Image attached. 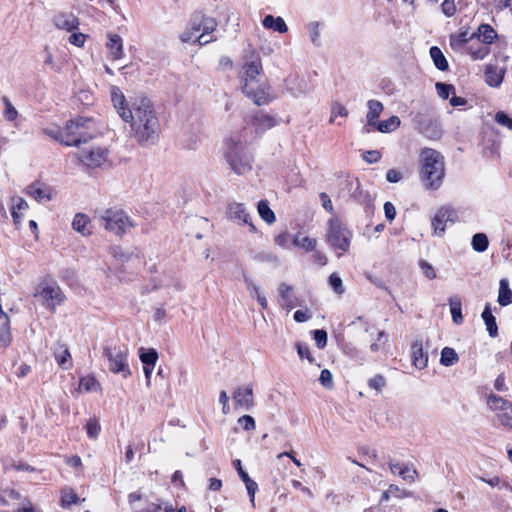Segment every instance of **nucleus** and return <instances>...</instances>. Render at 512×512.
Masks as SVG:
<instances>
[{
	"label": "nucleus",
	"instance_id": "obj_1",
	"mask_svg": "<svg viewBox=\"0 0 512 512\" xmlns=\"http://www.w3.org/2000/svg\"><path fill=\"white\" fill-rule=\"evenodd\" d=\"M130 122L131 134L141 146L153 145L159 139V118L151 101L144 95H135L130 112H123Z\"/></svg>",
	"mask_w": 512,
	"mask_h": 512
},
{
	"label": "nucleus",
	"instance_id": "obj_2",
	"mask_svg": "<svg viewBox=\"0 0 512 512\" xmlns=\"http://www.w3.org/2000/svg\"><path fill=\"white\" fill-rule=\"evenodd\" d=\"M261 71L262 64L258 57L246 62L243 66L242 91L258 106L269 101L266 85L260 83L258 79Z\"/></svg>",
	"mask_w": 512,
	"mask_h": 512
},
{
	"label": "nucleus",
	"instance_id": "obj_3",
	"mask_svg": "<svg viewBox=\"0 0 512 512\" xmlns=\"http://www.w3.org/2000/svg\"><path fill=\"white\" fill-rule=\"evenodd\" d=\"M224 146V157L234 173L243 175L252 169V156L246 150L242 134L230 135L225 139Z\"/></svg>",
	"mask_w": 512,
	"mask_h": 512
},
{
	"label": "nucleus",
	"instance_id": "obj_4",
	"mask_svg": "<svg viewBox=\"0 0 512 512\" xmlns=\"http://www.w3.org/2000/svg\"><path fill=\"white\" fill-rule=\"evenodd\" d=\"M100 134L94 119L78 116L66 122L67 141H65V146L81 149L82 145L88 144Z\"/></svg>",
	"mask_w": 512,
	"mask_h": 512
},
{
	"label": "nucleus",
	"instance_id": "obj_5",
	"mask_svg": "<svg viewBox=\"0 0 512 512\" xmlns=\"http://www.w3.org/2000/svg\"><path fill=\"white\" fill-rule=\"evenodd\" d=\"M421 179L428 189L440 188L444 175V157L436 150L424 149L420 153Z\"/></svg>",
	"mask_w": 512,
	"mask_h": 512
},
{
	"label": "nucleus",
	"instance_id": "obj_6",
	"mask_svg": "<svg viewBox=\"0 0 512 512\" xmlns=\"http://www.w3.org/2000/svg\"><path fill=\"white\" fill-rule=\"evenodd\" d=\"M352 236L351 230L346 228L338 217L329 219L326 240L333 249L341 252L338 256L349 251Z\"/></svg>",
	"mask_w": 512,
	"mask_h": 512
},
{
	"label": "nucleus",
	"instance_id": "obj_7",
	"mask_svg": "<svg viewBox=\"0 0 512 512\" xmlns=\"http://www.w3.org/2000/svg\"><path fill=\"white\" fill-rule=\"evenodd\" d=\"M128 355V348L124 345L105 346L103 348V356L108 360L109 371L122 375L124 379L131 375Z\"/></svg>",
	"mask_w": 512,
	"mask_h": 512
},
{
	"label": "nucleus",
	"instance_id": "obj_8",
	"mask_svg": "<svg viewBox=\"0 0 512 512\" xmlns=\"http://www.w3.org/2000/svg\"><path fill=\"white\" fill-rule=\"evenodd\" d=\"M34 297L39 298L43 306L52 310L65 299L60 286L53 280L40 281L35 288Z\"/></svg>",
	"mask_w": 512,
	"mask_h": 512
},
{
	"label": "nucleus",
	"instance_id": "obj_9",
	"mask_svg": "<svg viewBox=\"0 0 512 512\" xmlns=\"http://www.w3.org/2000/svg\"><path fill=\"white\" fill-rule=\"evenodd\" d=\"M98 220L106 231H111L118 236L123 235L133 226L129 217L121 210L106 209L98 216Z\"/></svg>",
	"mask_w": 512,
	"mask_h": 512
},
{
	"label": "nucleus",
	"instance_id": "obj_10",
	"mask_svg": "<svg viewBox=\"0 0 512 512\" xmlns=\"http://www.w3.org/2000/svg\"><path fill=\"white\" fill-rule=\"evenodd\" d=\"M227 218L239 225H246L251 232H256V228L252 223V218L246 206L240 202H231L226 210Z\"/></svg>",
	"mask_w": 512,
	"mask_h": 512
},
{
	"label": "nucleus",
	"instance_id": "obj_11",
	"mask_svg": "<svg viewBox=\"0 0 512 512\" xmlns=\"http://www.w3.org/2000/svg\"><path fill=\"white\" fill-rule=\"evenodd\" d=\"M107 149L104 147H92L90 149H80L76 154L80 163L89 168H97L101 166L107 159Z\"/></svg>",
	"mask_w": 512,
	"mask_h": 512
},
{
	"label": "nucleus",
	"instance_id": "obj_12",
	"mask_svg": "<svg viewBox=\"0 0 512 512\" xmlns=\"http://www.w3.org/2000/svg\"><path fill=\"white\" fill-rule=\"evenodd\" d=\"M418 131L429 139L437 140L440 139L443 130L440 123L437 120H431V118H424L418 114L413 119Z\"/></svg>",
	"mask_w": 512,
	"mask_h": 512
},
{
	"label": "nucleus",
	"instance_id": "obj_13",
	"mask_svg": "<svg viewBox=\"0 0 512 512\" xmlns=\"http://www.w3.org/2000/svg\"><path fill=\"white\" fill-rule=\"evenodd\" d=\"M456 214L451 207H441L432 219V227L435 234L442 235L446 229V223H454Z\"/></svg>",
	"mask_w": 512,
	"mask_h": 512
},
{
	"label": "nucleus",
	"instance_id": "obj_14",
	"mask_svg": "<svg viewBox=\"0 0 512 512\" xmlns=\"http://www.w3.org/2000/svg\"><path fill=\"white\" fill-rule=\"evenodd\" d=\"M110 96L114 108L123 119V112H130L132 109V99L134 96L130 97L129 101H127L124 93L117 86H111Z\"/></svg>",
	"mask_w": 512,
	"mask_h": 512
},
{
	"label": "nucleus",
	"instance_id": "obj_15",
	"mask_svg": "<svg viewBox=\"0 0 512 512\" xmlns=\"http://www.w3.org/2000/svg\"><path fill=\"white\" fill-rule=\"evenodd\" d=\"M411 359L415 368L421 370L428 365V354L423 350L422 340H416L411 345Z\"/></svg>",
	"mask_w": 512,
	"mask_h": 512
},
{
	"label": "nucleus",
	"instance_id": "obj_16",
	"mask_svg": "<svg viewBox=\"0 0 512 512\" xmlns=\"http://www.w3.org/2000/svg\"><path fill=\"white\" fill-rule=\"evenodd\" d=\"M285 88L294 97H299L309 91L306 80L298 76H289L285 80Z\"/></svg>",
	"mask_w": 512,
	"mask_h": 512
},
{
	"label": "nucleus",
	"instance_id": "obj_17",
	"mask_svg": "<svg viewBox=\"0 0 512 512\" xmlns=\"http://www.w3.org/2000/svg\"><path fill=\"white\" fill-rule=\"evenodd\" d=\"M54 24L57 28L71 32L78 28L77 17L71 12H60L54 17Z\"/></svg>",
	"mask_w": 512,
	"mask_h": 512
},
{
	"label": "nucleus",
	"instance_id": "obj_18",
	"mask_svg": "<svg viewBox=\"0 0 512 512\" xmlns=\"http://www.w3.org/2000/svg\"><path fill=\"white\" fill-rule=\"evenodd\" d=\"M237 406L249 410L253 406V389L251 385L240 387L234 392Z\"/></svg>",
	"mask_w": 512,
	"mask_h": 512
},
{
	"label": "nucleus",
	"instance_id": "obj_19",
	"mask_svg": "<svg viewBox=\"0 0 512 512\" xmlns=\"http://www.w3.org/2000/svg\"><path fill=\"white\" fill-rule=\"evenodd\" d=\"M106 47L109 50V58L111 60H119L124 55L123 39L118 34H109Z\"/></svg>",
	"mask_w": 512,
	"mask_h": 512
},
{
	"label": "nucleus",
	"instance_id": "obj_20",
	"mask_svg": "<svg viewBox=\"0 0 512 512\" xmlns=\"http://www.w3.org/2000/svg\"><path fill=\"white\" fill-rule=\"evenodd\" d=\"M249 122L256 128L257 131H265L269 128H272L277 123L275 117L265 114L262 111H257L255 114H253Z\"/></svg>",
	"mask_w": 512,
	"mask_h": 512
},
{
	"label": "nucleus",
	"instance_id": "obj_21",
	"mask_svg": "<svg viewBox=\"0 0 512 512\" xmlns=\"http://www.w3.org/2000/svg\"><path fill=\"white\" fill-rule=\"evenodd\" d=\"M242 276L251 297L255 298L257 302H259V305L265 309L267 307V301L265 296L260 292V288L255 284L252 277L245 270L242 271Z\"/></svg>",
	"mask_w": 512,
	"mask_h": 512
},
{
	"label": "nucleus",
	"instance_id": "obj_22",
	"mask_svg": "<svg viewBox=\"0 0 512 512\" xmlns=\"http://www.w3.org/2000/svg\"><path fill=\"white\" fill-rule=\"evenodd\" d=\"M26 193L39 203L48 202L52 199L51 190L48 187H40L36 184L28 186Z\"/></svg>",
	"mask_w": 512,
	"mask_h": 512
},
{
	"label": "nucleus",
	"instance_id": "obj_23",
	"mask_svg": "<svg viewBox=\"0 0 512 512\" xmlns=\"http://www.w3.org/2000/svg\"><path fill=\"white\" fill-rule=\"evenodd\" d=\"M487 406L491 411H498L503 413L505 410L512 407V402L495 394H489L487 396Z\"/></svg>",
	"mask_w": 512,
	"mask_h": 512
},
{
	"label": "nucleus",
	"instance_id": "obj_24",
	"mask_svg": "<svg viewBox=\"0 0 512 512\" xmlns=\"http://www.w3.org/2000/svg\"><path fill=\"white\" fill-rule=\"evenodd\" d=\"M481 317L486 325L487 332L491 338H495L498 335V328L496 325L495 317L491 312L489 304H485L484 310Z\"/></svg>",
	"mask_w": 512,
	"mask_h": 512
},
{
	"label": "nucleus",
	"instance_id": "obj_25",
	"mask_svg": "<svg viewBox=\"0 0 512 512\" xmlns=\"http://www.w3.org/2000/svg\"><path fill=\"white\" fill-rule=\"evenodd\" d=\"M262 24L265 28L275 30L279 33H286L288 30V27L282 17H274L270 14L264 17Z\"/></svg>",
	"mask_w": 512,
	"mask_h": 512
},
{
	"label": "nucleus",
	"instance_id": "obj_26",
	"mask_svg": "<svg viewBox=\"0 0 512 512\" xmlns=\"http://www.w3.org/2000/svg\"><path fill=\"white\" fill-rule=\"evenodd\" d=\"M28 203L22 197L13 198L12 217L14 224L18 227L21 224L23 211L27 210Z\"/></svg>",
	"mask_w": 512,
	"mask_h": 512
},
{
	"label": "nucleus",
	"instance_id": "obj_27",
	"mask_svg": "<svg viewBox=\"0 0 512 512\" xmlns=\"http://www.w3.org/2000/svg\"><path fill=\"white\" fill-rule=\"evenodd\" d=\"M368 113H367V122L370 126H375L377 122V118L380 116L383 105L381 102L371 99L367 102Z\"/></svg>",
	"mask_w": 512,
	"mask_h": 512
},
{
	"label": "nucleus",
	"instance_id": "obj_28",
	"mask_svg": "<svg viewBox=\"0 0 512 512\" xmlns=\"http://www.w3.org/2000/svg\"><path fill=\"white\" fill-rule=\"evenodd\" d=\"M452 321L456 325L463 324V313L461 312V301L458 296H452L448 300Z\"/></svg>",
	"mask_w": 512,
	"mask_h": 512
},
{
	"label": "nucleus",
	"instance_id": "obj_29",
	"mask_svg": "<svg viewBox=\"0 0 512 512\" xmlns=\"http://www.w3.org/2000/svg\"><path fill=\"white\" fill-rule=\"evenodd\" d=\"M90 219L87 215L78 213L74 216L72 221V228L74 231L80 232L82 235H89L91 231L88 229Z\"/></svg>",
	"mask_w": 512,
	"mask_h": 512
},
{
	"label": "nucleus",
	"instance_id": "obj_30",
	"mask_svg": "<svg viewBox=\"0 0 512 512\" xmlns=\"http://www.w3.org/2000/svg\"><path fill=\"white\" fill-rule=\"evenodd\" d=\"M401 124V120L399 118V116H392L390 118H388L387 120H381V121H377L376 122V125L374 127H376V129L379 131V132H382V133H390L394 130H396Z\"/></svg>",
	"mask_w": 512,
	"mask_h": 512
},
{
	"label": "nucleus",
	"instance_id": "obj_31",
	"mask_svg": "<svg viewBox=\"0 0 512 512\" xmlns=\"http://www.w3.org/2000/svg\"><path fill=\"white\" fill-rule=\"evenodd\" d=\"M475 37L483 41L486 45H490V43H493L497 38V34L490 25L481 24Z\"/></svg>",
	"mask_w": 512,
	"mask_h": 512
},
{
	"label": "nucleus",
	"instance_id": "obj_32",
	"mask_svg": "<svg viewBox=\"0 0 512 512\" xmlns=\"http://www.w3.org/2000/svg\"><path fill=\"white\" fill-rule=\"evenodd\" d=\"M497 302L502 306L512 303V291L509 288V282L507 279H502L500 281V290H498Z\"/></svg>",
	"mask_w": 512,
	"mask_h": 512
},
{
	"label": "nucleus",
	"instance_id": "obj_33",
	"mask_svg": "<svg viewBox=\"0 0 512 512\" xmlns=\"http://www.w3.org/2000/svg\"><path fill=\"white\" fill-rule=\"evenodd\" d=\"M504 79L503 70H498L496 67L489 66L485 71V81L490 86H498Z\"/></svg>",
	"mask_w": 512,
	"mask_h": 512
},
{
	"label": "nucleus",
	"instance_id": "obj_34",
	"mask_svg": "<svg viewBox=\"0 0 512 512\" xmlns=\"http://www.w3.org/2000/svg\"><path fill=\"white\" fill-rule=\"evenodd\" d=\"M42 133L65 146V141H67L66 125L63 129H60L58 126L46 127L42 129Z\"/></svg>",
	"mask_w": 512,
	"mask_h": 512
},
{
	"label": "nucleus",
	"instance_id": "obj_35",
	"mask_svg": "<svg viewBox=\"0 0 512 512\" xmlns=\"http://www.w3.org/2000/svg\"><path fill=\"white\" fill-rule=\"evenodd\" d=\"M202 20L199 24H196L194 22V25H192V29L196 32H200L203 30L206 34H211L216 30L217 27V21L212 17H207L202 15Z\"/></svg>",
	"mask_w": 512,
	"mask_h": 512
},
{
	"label": "nucleus",
	"instance_id": "obj_36",
	"mask_svg": "<svg viewBox=\"0 0 512 512\" xmlns=\"http://www.w3.org/2000/svg\"><path fill=\"white\" fill-rule=\"evenodd\" d=\"M430 55L438 70L446 71L448 69V62L438 46H432L430 48Z\"/></svg>",
	"mask_w": 512,
	"mask_h": 512
},
{
	"label": "nucleus",
	"instance_id": "obj_37",
	"mask_svg": "<svg viewBox=\"0 0 512 512\" xmlns=\"http://www.w3.org/2000/svg\"><path fill=\"white\" fill-rule=\"evenodd\" d=\"M257 208L259 216L264 222L273 224L276 221L275 213L270 209L266 200H260Z\"/></svg>",
	"mask_w": 512,
	"mask_h": 512
},
{
	"label": "nucleus",
	"instance_id": "obj_38",
	"mask_svg": "<svg viewBox=\"0 0 512 512\" xmlns=\"http://www.w3.org/2000/svg\"><path fill=\"white\" fill-rule=\"evenodd\" d=\"M471 244L476 252L482 253L487 250L489 240L485 233L479 232L473 235Z\"/></svg>",
	"mask_w": 512,
	"mask_h": 512
},
{
	"label": "nucleus",
	"instance_id": "obj_39",
	"mask_svg": "<svg viewBox=\"0 0 512 512\" xmlns=\"http://www.w3.org/2000/svg\"><path fill=\"white\" fill-rule=\"evenodd\" d=\"M458 355L455 350L451 347H444L441 351L440 363L443 366L449 367L457 363Z\"/></svg>",
	"mask_w": 512,
	"mask_h": 512
},
{
	"label": "nucleus",
	"instance_id": "obj_40",
	"mask_svg": "<svg viewBox=\"0 0 512 512\" xmlns=\"http://www.w3.org/2000/svg\"><path fill=\"white\" fill-rule=\"evenodd\" d=\"M293 244L305 251H313L317 245V240L308 236L296 235L293 239Z\"/></svg>",
	"mask_w": 512,
	"mask_h": 512
},
{
	"label": "nucleus",
	"instance_id": "obj_41",
	"mask_svg": "<svg viewBox=\"0 0 512 512\" xmlns=\"http://www.w3.org/2000/svg\"><path fill=\"white\" fill-rule=\"evenodd\" d=\"M140 351V360L143 363V365L154 366L157 363L159 355L157 354L156 349L150 348L144 350L143 348H141Z\"/></svg>",
	"mask_w": 512,
	"mask_h": 512
},
{
	"label": "nucleus",
	"instance_id": "obj_42",
	"mask_svg": "<svg viewBox=\"0 0 512 512\" xmlns=\"http://www.w3.org/2000/svg\"><path fill=\"white\" fill-rule=\"evenodd\" d=\"M2 103H4V118L6 121H16L18 117V111L12 104L9 98L6 96L2 97Z\"/></svg>",
	"mask_w": 512,
	"mask_h": 512
},
{
	"label": "nucleus",
	"instance_id": "obj_43",
	"mask_svg": "<svg viewBox=\"0 0 512 512\" xmlns=\"http://www.w3.org/2000/svg\"><path fill=\"white\" fill-rule=\"evenodd\" d=\"M55 359L61 368L67 369L65 364L70 359V352L64 344L59 345L55 350Z\"/></svg>",
	"mask_w": 512,
	"mask_h": 512
},
{
	"label": "nucleus",
	"instance_id": "obj_44",
	"mask_svg": "<svg viewBox=\"0 0 512 512\" xmlns=\"http://www.w3.org/2000/svg\"><path fill=\"white\" fill-rule=\"evenodd\" d=\"M12 341L10 321H4L0 327V346L7 347Z\"/></svg>",
	"mask_w": 512,
	"mask_h": 512
},
{
	"label": "nucleus",
	"instance_id": "obj_45",
	"mask_svg": "<svg viewBox=\"0 0 512 512\" xmlns=\"http://www.w3.org/2000/svg\"><path fill=\"white\" fill-rule=\"evenodd\" d=\"M80 389L87 392L97 391L99 389V382L94 376H86L80 380Z\"/></svg>",
	"mask_w": 512,
	"mask_h": 512
},
{
	"label": "nucleus",
	"instance_id": "obj_46",
	"mask_svg": "<svg viewBox=\"0 0 512 512\" xmlns=\"http://www.w3.org/2000/svg\"><path fill=\"white\" fill-rule=\"evenodd\" d=\"M476 36V33L469 36L467 31L460 32L456 37H451V47H463L465 43L469 42Z\"/></svg>",
	"mask_w": 512,
	"mask_h": 512
},
{
	"label": "nucleus",
	"instance_id": "obj_47",
	"mask_svg": "<svg viewBox=\"0 0 512 512\" xmlns=\"http://www.w3.org/2000/svg\"><path fill=\"white\" fill-rule=\"evenodd\" d=\"M349 115V111L342 104L335 102L331 107V116L329 119L330 123H333L337 116L347 117Z\"/></svg>",
	"mask_w": 512,
	"mask_h": 512
},
{
	"label": "nucleus",
	"instance_id": "obj_48",
	"mask_svg": "<svg viewBox=\"0 0 512 512\" xmlns=\"http://www.w3.org/2000/svg\"><path fill=\"white\" fill-rule=\"evenodd\" d=\"M296 349H297V353L301 359H307L308 362L314 363L315 359L311 355V350L309 349L307 344L297 342Z\"/></svg>",
	"mask_w": 512,
	"mask_h": 512
},
{
	"label": "nucleus",
	"instance_id": "obj_49",
	"mask_svg": "<svg viewBox=\"0 0 512 512\" xmlns=\"http://www.w3.org/2000/svg\"><path fill=\"white\" fill-rule=\"evenodd\" d=\"M435 86L439 97H441L444 100L448 99L450 93L454 92V86L452 84L437 82Z\"/></svg>",
	"mask_w": 512,
	"mask_h": 512
},
{
	"label": "nucleus",
	"instance_id": "obj_50",
	"mask_svg": "<svg viewBox=\"0 0 512 512\" xmlns=\"http://www.w3.org/2000/svg\"><path fill=\"white\" fill-rule=\"evenodd\" d=\"M329 284L336 294L342 295L344 293L342 280L336 273H332L329 276Z\"/></svg>",
	"mask_w": 512,
	"mask_h": 512
},
{
	"label": "nucleus",
	"instance_id": "obj_51",
	"mask_svg": "<svg viewBox=\"0 0 512 512\" xmlns=\"http://www.w3.org/2000/svg\"><path fill=\"white\" fill-rule=\"evenodd\" d=\"M386 385L387 380L382 375H376L368 380V386L377 392H380Z\"/></svg>",
	"mask_w": 512,
	"mask_h": 512
},
{
	"label": "nucleus",
	"instance_id": "obj_52",
	"mask_svg": "<svg viewBox=\"0 0 512 512\" xmlns=\"http://www.w3.org/2000/svg\"><path fill=\"white\" fill-rule=\"evenodd\" d=\"M78 497L72 490H63L61 495V504L63 507H68L71 504L76 503Z\"/></svg>",
	"mask_w": 512,
	"mask_h": 512
},
{
	"label": "nucleus",
	"instance_id": "obj_53",
	"mask_svg": "<svg viewBox=\"0 0 512 512\" xmlns=\"http://www.w3.org/2000/svg\"><path fill=\"white\" fill-rule=\"evenodd\" d=\"M497 418L500 424L512 429V406L503 413L498 414Z\"/></svg>",
	"mask_w": 512,
	"mask_h": 512
},
{
	"label": "nucleus",
	"instance_id": "obj_54",
	"mask_svg": "<svg viewBox=\"0 0 512 512\" xmlns=\"http://www.w3.org/2000/svg\"><path fill=\"white\" fill-rule=\"evenodd\" d=\"M278 291H279L280 297L284 301L285 305L292 307L290 305V294L292 291V287L286 283H281L279 285Z\"/></svg>",
	"mask_w": 512,
	"mask_h": 512
},
{
	"label": "nucleus",
	"instance_id": "obj_55",
	"mask_svg": "<svg viewBox=\"0 0 512 512\" xmlns=\"http://www.w3.org/2000/svg\"><path fill=\"white\" fill-rule=\"evenodd\" d=\"M319 381L322 384V386H324L327 389H332L334 386L333 376L331 372L327 369L322 370L319 377Z\"/></svg>",
	"mask_w": 512,
	"mask_h": 512
},
{
	"label": "nucleus",
	"instance_id": "obj_56",
	"mask_svg": "<svg viewBox=\"0 0 512 512\" xmlns=\"http://www.w3.org/2000/svg\"><path fill=\"white\" fill-rule=\"evenodd\" d=\"M238 423L246 431L255 429V420L253 417L249 416V414H244L241 418H239Z\"/></svg>",
	"mask_w": 512,
	"mask_h": 512
},
{
	"label": "nucleus",
	"instance_id": "obj_57",
	"mask_svg": "<svg viewBox=\"0 0 512 512\" xmlns=\"http://www.w3.org/2000/svg\"><path fill=\"white\" fill-rule=\"evenodd\" d=\"M441 10L445 16L452 17L456 12L455 0H444Z\"/></svg>",
	"mask_w": 512,
	"mask_h": 512
},
{
	"label": "nucleus",
	"instance_id": "obj_58",
	"mask_svg": "<svg viewBox=\"0 0 512 512\" xmlns=\"http://www.w3.org/2000/svg\"><path fill=\"white\" fill-rule=\"evenodd\" d=\"M387 343V335L383 331H379L377 334V340L370 344V350L372 352L378 351Z\"/></svg>",
	"mask_w": 512,
	"mask_h": 512
},
{
	"label": "nucleus",
	"instance_id": "obj_59",
	"mask_svg": "<svg viewBox=\"0 0 512 512\" xmlns=\"http://www.w3.org/2000/svg\"><path fill=\"white\" fill-rule=\"evenodd\" d=\"M87 433L90 438H97L100 432V425L95 419H90L86 425Z\"/></svg>",
	"mask_w": 512,
	"mask_h": 512
},
{
	"label": "nucleus",
	"instance_id": "obj_60",
	"mask_svg": "<svg viewBox=\"0 0 512 512\" xmlns=\"http://www.w3.org/2000/svg\"><path fill=\"white\" fill-rule=\"evenodd\" d=\"M419 267L427 278L434 279L436 277L435 269L432 267V264H429L427 261L421 260L419 262Z\"/></svg>",
	"mask_w": 512,
	"mask_h": 512
},
{
	"label": "nucleus",
	"instance_id": "obj_61",
	"mask_svg": "<svg viewBox=\"0 0 512 512\" xmlns=\"http://www.w3.org/2000/svg\"><path fill=\"white\" fill-rule=\"evenodd\" d=\"M495 121L498 124L504 125L507 128H509L510 130H512V118H510L504 112H497L495 115Z\"/></svg>",
	"mask_w": 512,
	"mask_h": 512
},
{
	"label": "nucleus",
	"instance_id": "obj_62",
	"mask_svg": "<svg viewBox=\"0 0 512 512\" xmlns=\"http://www.w3.org/2000/svg\"><path fill=\"white\" fill-rule=\"evenodd\" d=\"M314 339L319 348H324L327 344V332L324 330H316L314 332Z\"/></svg>",
	"mask_w": 512,
	"mask_h": 512
},
{
	"label": "nucleus",
	"instance_id": "obj_63",
	"mask_svg": "<svg viewBox=\"0 0 512 512\" xmlns=\"http://www.w3.org/2000/svg\"><path fill=\"white\" fill-rule=\"evenodd\" d=\"M244 484L246 486V489L248 491V494L250 496V501L254 505L255 502V493L258 489V486L255 481H253L251 478L244 481Z\"/></svg>",
	"mask_w": 512,
	"mask_h": 512
},
{
	"label": "nucleus",
	"instance_id": "obj_64",
	"mask_svg": "<svg viewBox=\"0 0 512 512\" xmlns=\"http://www.w3.org/2000/svg\"><path fill=\"white\" fill-rule=\"evenodd\" d=\"M380 158L381 154L376 150L367 151L363 154V159L368 163H375L379 161Z\"/></svg>",
	"mask_w": 512,
	"mask_h": 512
}]
</instances>
